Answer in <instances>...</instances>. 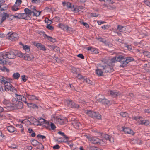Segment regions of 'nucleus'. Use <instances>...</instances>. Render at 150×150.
<instances>
[{"label":"nucleus","instance_id":"obj_64","mask_svg":"<svg viewBox=\"0 0 150 150\" xmlns=\"http://www.w3.org/2000/svg\"><path fill=\"white\" fill-rule=\"evenodd\" d=\"M144 3L146 5L150 7V2L148 1H145Z\"/></svg>","mask_w":150,"mask_h":150},{"label":"nucleus","instance_id":"obj_34","mask_svg":"<svg viewBox=\"0 0 150 150\" xmlns=\"http://www.w3.org/2000/svg\"><path fill=\"white\" fill-rule=\"evenodd\" d=\"M14 129V127L12 125L9 126L7 128L8 130L10 132H13L15 131Z\"/></svg>","mask_w":150,"mask_h":150},{"label":"nucleus","instance_id":"obj_23","mask_svg":"<svg viewBox=\"0 0 150 150\" xmlns=\"http://www.w3.org/2000/svg\"><path fill=\"white\" fill-rule=\"evenodd\" d=\"M123 130L125 133L130 134L132 135L134 134L133 131L129 128L126 127L124 128Z\"/></svg>","mask_w":150,"mask_h":150},{"label":"nucleus","instance_id":"obj_31","mask_svg":"<svg viewBox=\"0 0 150 150\" xmlns=\"http://www.w3.org/2000/svg\"><path fill=\"white\" fill-rule=\"evenodd\" d=\"M3 103L4 105L6 106H8V105H12V103H10L9 101L7 100L6 99H4V100L3 102Z\"/></svg>","mask_w":150,"mask_h":150},{"label":"nucleus","instance_id":"obj_53","mask_svg":"<svg viewBox=\"0 0 150 150\" xmlns=\"http://www.w3.org/2000/svg\"><path fill=\"white\" fill-rule=\"evenodd\" d=\"M47 29L49 30H54V28L53 26L52 25H49V24H47Z\"/></svg>","mask_w":150,"mask_h":150},{"label":"nucleus","instance_id":"obj_27","mask_svg":"<svg viewBox=\"0 0 150 150\" xmlns=\"http://www.w3.org/2000/svg\"><path fill=\"white\" fill-rule=\"evenodd\" d=\"M56 128V127L53 123L50 122V124L49 127H47V129L50 130H54Z\"/></svg>","mask_w":150,"mask_h":150},{"label":"nucleus","instance_id":"obj_18","mask_svg":"<svg viewBox=\"0 0 150 150\" xmlns=\"http://www.w3.org/2000/svg\"><path fill=\"white\" fill-rule=\"evenodd\" d=\"M72 124L73 125L74 127L76 129H79L80 126L81 125L79 121L76 120L72 121Z\"/></svg>","mask_w":150,"mask_h":150},{"label":"nucleus","instance_id":"obj_19","mask_svg":"<svg viewBox=\"0 0 150 150\" xmlns=\"http://www.w3.org/2000/svg\"><path fill=\"white\" fill-rule=\"evenodd\" d=\"M0 16L2 17L1 19V23H3L7 18H9V15L7 13L3 12L2 13L0 14Z\"/></svg>","mask_w":150,"mask_h":150},{"label":"nucleus","instance_id":"obj_62","mask_svg":"<svg viewBox=\"0 0 150 150\" xmlns=\"http://www.w3.org/2000/svg\"><path fill=\"white\" fill-rule=\"evenodd\" d=\"M145 56H147L148 57L150 58V53L148 52H145L144 53Z\"/></svg>","mask_w":150,"mask_h":150},{"label":"nucleus","instance_id":"obj_36","mask_svg":"<svg viewBox=\"0 0 150 150\" xmlns=\"http://www.w3.org/2000/svg\"><path fill=\"white\" fill-rule=\"evenodd\" d=\"M149 122L148 120H144L143 118L142 125H144L146 126H147L149 124Z\"/></svg>","mask_w":150,"mask_h":150},{"label":"nucleus","instance_id":"obj_20","mask_svg":"<svg viewBox=\"0 0 150 150\" xmlns=\"http://www.w3.org/2000/svg\"><path fill=\"white\" fill-rule=\"evenodd\" d=\"M103 136L106 139L109 140L110 142H114V138L107 134H103Z\"/></svg>","mask_w":150,"mask_h":150},{"label":"nucleus","instance_id":"obj_22","mask_svg":"<svg viewBox=\"0 0 150 150\" xmlns=\"http://www.w3.org/2000/svg\"><path fill=\"white\" fill-rule=\"evenodd\" d=\"M34 44L35 46H36L37 48H39L40 50H42L43 51H45L46 50V49L44 45L40 43H34Z\"/></svg>","mask_w":150,"mask_h":150},{"label":"nucleus","instance_id":"obj_14","mask_svg":"<svg viewBox=\"0 0 150 150\" xmlns=\"http://www.w3.org/2000/svg\"><path fill=\"white\" fill-rule=\"evenodd\" d=\"M6 58L4 53L2 52L0 53V64L4 65L6 64L7 61L6 60Z\"/></svg>","mask_w":150,"mask_h":150},{"label":"nucleus","instance_id":"obj_24","mask_svg":"<svg viewBox=\"0 0 150 150\" xmlns=\"http://www.w3.org/2000/svg\"><path fill=\"white\" fill-rule=\"evenodd\" d=\"M38 124H37V125H41L45 123H47V122L46 120L44 119L40 118V119H38Z\"/></svg>","mask_w":150,"mask_h":150},{"label":"nucleus","instance_id":"obj_57","mask_svg":"<svg viewBox=\"0 0 150 150\" xmlns=\"http://www.w3.org/2000/svg\"><path fill=\"white\" fill-rule=\"evenodd\" d=\"M32 2L34 3L39 4L40 3V0H32Z\"/></svg>","mask_w":150,"mask_h":150},{"label":"nucleus","instance_id":"obj_17","mask_svg":"<svg viewBox=\"0 0 150 150\" xmlns=\"http://www.w3.org/2000/svg\"><path fill=\"white\" fill-rule=\"evenodd\" d=\"M133 119L137 121V123L139 125H142L143 118L139 116H134L133 117Z\"/></svg>","mask_w":150,"mask_h":150},{"label":"nucleus","instance_id":"obj_10","mask_svg":"<svg viewBox=\"0 0 150 150\" xmlns=\"http://www.w3.org/2000/svg\"><path fill=\"white\" fill-rule=\"evenodd\" d=\"M119 56L117 57H115L113 58H112L111 59H105V60L106 62L105 63L106 64H107V63H111L112 64V63H115L116 62H121V59H119Z\"/></svg>","mask_w":150,"mask_h":150},{"label":"nucleus","instance_id":"obj_13","mask_svg":"<svg viewBox=\"0 0 150 150\" xmlns=\"http://www.w3.org/2000/svg\"><path fill=\"white\" fill-rule=\"evenodd\" d=\"M58 27L64 31H68L71 30V28L69 27L68 25H65L62 23H60L58 25Z\"/></svg>","mask_w":150,"mask_h":150},{"label":"nucleus","instance_id":"obj_33","mask_svg":"<svg viewBox=\"0 0 150 150\" xmlns=\"http://www.w3.org/2000/svg\"><path fill=\"white\" fill-rule=\"evenodd\" d=\"M27 105L29 107H32L33 108H37L38 107L37 105L32 103H28Z\"/></svg>","mask_w":150,"mask_h":150},{"label":"nucleus","instance_id":"obj_4","mask_svg":"<svg viewBox=\"0 0 150 150\" xmlns=\"http://www.w3.org/2000/svg\"><path fill=\"white\" fill-rule=\"evenodd\" d=\"M106 61L104 60V64L103 65H102V66L104 68H103V71L104 72L110 73L111 72L113 71V69L112 67L111 66L112 64L111 63H107V64L105 63Z\"/></svg>","mask_w":150,"mask_h":150},{"label":"nucleus","instance_id":"obj_55","mask_svg":"<svg viewBox=\"0 0 150 150\" xmlns=\"http://www.w3.org/2000/svg\"><path fill=\"white\" fill-rule=\"evenodd\" d=\"M104 2L107 3L108 4H112L114 3L113 1H112L111 0H104Z\"/></svg>","mask_w":150,"mask_h":150},{"label":"nucleus","instance_id":"obj_39","mask_svg":"<svg viewBox=\"0 0 150 150\" xmlns=\"http://www.w3.org/2000/svg\"><path fill=\"white\" fill-rule=\"evenodd\" d=\"M19 6V5H18V4L15 3L14 6H13L11 8L12 10L13 11H16L18 10L19 9L18 8V7Z\"/></svg>","mask_w":150,"mask_h":150},{"label":"nucleus","instance_id":"obj_44","mask_svg":"<svg viewBox=\"0 0 150 150\" xmlns=\"http://www.w3.org/2000/svg\"><path fill=\"white\" fill-rule=\"evenodd\" d=\"M103 100H105V98L103 96L102 98H100L99 99H98L97 101L105 105V101H103Z\"/></svg>","mask_w":150,"mask_h":150},{"label":"nucleus","instance_id":"obj_7","mask_svg":"<svg viewBox=\"0 0 150 150\" xmlns=\"http://www.w3.org/2000/svg\"><path fill=\"white\" fill-rule=\"evenodd\" d=\"M6 37L8 39L12 41H15L17 40L18 38V34L15 33H8L6 35Z\"/></svg>","mask_w":150,"mask_h":150},{"label":"nucleus","instance_id":"obj_25","mask_svg":"<svg viewBox=\"0 0 150 150\" xmlns=\"http://www.w3.org/2000/svg\"><path fill=\"white\" fill-rule=\"evenodd\" d=\"M31 142L32 144L34 146H37L38 145L42 146V144L41 143L39 142L38 141L34 139L33 140H31Z\"/></svg>","mask_w":150,"mask_h":150},{"label":"nucleus","instance_id":"obj_43","mask_svg":"<svg viewBox=\"0 0 150 150\" xmlns=\"http://www.w3.org/2000/svg\"><path fill=\"white\" fill-rule=\"evenodd\" d=\"M58 134L59 135L62 136L64 138H65L67 140L68 139V137H67V136L64 134V133L62 132L61 131H59L58 132Z\"/></svg>","mask_w":150,"mask_h":150},{"label":"nucleus","instance_id":"obj_58","mask_svg":"<svg viewBox=\"0 0 150 150\" xmlns=\"http://www.w3.org/2000/svg\"><path fill=\"white\" fill-rule=\"evenodd\" d=\"M97 22L98 24L99 25H100L101 24H104L106 23V22L102 21H97Z\"/></svg>","mask_w":150,"mask_h":150},{"label":"nucleus","instance_id":"obj_35","mask_svg":"<svg viewBox=\"0 0 150 150\" xmlns=\"http://www.w3.org/2000/svg\"><path fill=\"white\" fill-rule=\"evenodd\" d=\"M47 40L52 43H54L56 41V40L55 38L48 36H47Z\"/></svg>","mask_w":150,"mask_h":150},{"label":"nucleus","instance_id":"obj_47","mask_svg":"<svg viewBox=\"0 0 150 150\" xmlns=\"http://www.w3.org/2000/svg\"><path fill=\"white\" fill-rule=\"evenodd\" d=\"M15 97L18 100H21V99H22V97L23 96L18 94L16 93H15Z\"/></svg>","mask_w":150,"mask_h":150},{"label":"nucleus","instance_id":"obj_63","mask_svg":"<svg viewBox=\"0 0 150 150\" xmlns=\"http://www.w3.org/2000/svg\"><path fill=\"white\" fill-rule=\"evenodd\" d=\"M17 147L18 146L15 144L11 145L9 146V148L11 149H16L17 148Z\"/></svg>","mask_w":150,"mask_h":150},{"label":"nucleus","instance_id":"obj_37","mask_svg":"<svg viewBox=\"0 0 150 150\" xmlns=\"http://www.w3.org/2000/svg\"><path fill=\"white\" fill-rule=\"evenodd\" d=\"M13 77L14 79H17L20 77V74L18 73H15L13 74Z\"/></svg>","mask_w":150,"mask_h":150},{"label":"nucleus","instance_id":"obj_3","mask_svg":"<svg viewBox=\"0 0 150 150\" xmlns=\"http://www.w3.org/2000/svg\"><path fill=\"white\" fill-rule=\"evenodd\" d=\"M85 112L89 116L92 118H96L98 119H101V115L98 112L90 110L86 111Z\"/></svg>","mask_w":150,"mask_h":150},{"label":"nucleus","instance_id":"obj_45","mask_svg":"<svg viewBox=\"0 0 150 150\" xmlns=\"http://www.w3.org/2000/svg\"><path fill=\"white\" fill-rule=\"evenodd\" d=\"M120 115L123 117H129V115L126 112H121L120 113Z\"/></svg>","mask_w":150,"mask_h":150},{"label":"nucleus","instance_id":"obj_8","mask_svg":"<svg viewBox=\"0 0 150 150\" xmlns=\"http://www.w3.org/2000/svg\"><path fill=\"white\" fill-rule=\"evenodd\" d=\"M4 53L6 58H8L10 59H13L16 57L15 52L10 51L9 52H3Z\"/></svg>","mask_w":150,"mask_h":150},{"label":"nucleus","instance_id":"obj_11","mask_svg":"<svg viewBox=\"0 0 150 150\" xmlns=\"http://www.w3.org/2000/svg\"><path fill=\"white\" fill-rule=\"evenodd\" d=\"M76 77L78 79L81 80L83 82H85L87 83H91V81L88 79L85 76H82L81 74H78Z\"/></svg>","mask_w":150,"mask_h":150},{"label":"nucleus","instance_id":"obj_61","mask_svg":"<svg viewBox=\"0 0 150 150\" xmlns=\"http://www.w3.org/2000/svg\"><path fill=\"white\" fill-rule=\"evenodd\" d=\"M53 10L54 9L52 8L51 7H47V12L49 11L50 13H52Z\"/></svg>","mask_w":150,"mask_h":150},{"label":"nucleus","instance_id":"obj_2","mask_svg":"<svg viewBox=\"0 0 150 150\" xmlns=\"http://www.w3.org/2000/svg\"><path fill=\"white\" fill-rule=\"evenodd\" d=\"M85 137L88 140L93 144H103V141L95 137L90 136L89 135H86Z\"/></svg>","mask_w":150,"mask_h":150},{"label":"nucleus","instance_id":"obj_59","mask_svg":"<svg viewBox=\"0 0 150 150\" xmlns=\"http://www.w3.org/2000/svg\"><path fill=\"white\" fill-rule=\"evenodd\" d=\"M72 72L74 74H76V69L75 67H72L71 68Z\"/></svg>","mask_w":150,"mask_h":150},{"label":"nucleus","instance_id":"obj_29","mask_svg":"<svg viewBox=\"0 0 150 150\" xmlns=\"http://www.w3.org/2000/svg\"><path fill=\"white\" fill-rule=\"evenodd\" d=\"M33 12H32V13H33L34 15L36 16H39L40 14V12L37 11L36 10V7H35L33 6Z\"/></svg>","mask_w":150,"mask_h":150},{"label":"nucleus","instance_id":"obj_21","mask_svg":"<svg viewBox=\"0 0 150 150\" xmlns=\"http://www.w3.org/2000/svg\"><path fill=\"white\" fill-rule=\"evenodd\" d=\"M24 58L26 60L31 61L33 59L34 57L32 54H25L24 55Z\"/></svg>","mask_w":150,"mask_h":150},{"label":"nucleus","instance_id":"obj_28","mask_svg":"<svg viewBox=\"0 0 150 150\" xmlns=\"http://www.w3.org/2000/svg\"><path fill=\"white\" fill-rule=\"evenodd\" d=\"M15 52L16 56H17L20 57H23L24 58V55L25 54H23L20 51L18 50L15 51Z\"/></svg>","mask_w":150,"mask_h":150},{"label":"nucleus","instance_id":"obj_1","mask_svg":"<svg viewBox=\"0 0 150 150\" xmlns=\"http://www.w3.org/2000/svg\"><path fill=\"white\" fill-rule=\"evenodd\" d=\"M119 58H120V59L121 60V62L122 63V64L120 65V66L123 67H126L129 62L134 60V59L132 57H127L125 58L122 55L119 56ZM120 59L119 58V59Z\"/></svg>","mask_w":150,"mask_h":150},{"label":"nucleus","instance_id":"obj_12","mask_svg":"<svg viewBox=\"0 0 150 150\" xmlns=\"http://www.w3.org/2000/svg\"><path fill=\"white\" fill-rule=\"evenodd\" d=\"M25 13H16L15 14L13 17L15 18H17L18 19H27L28 17H26L25 16Z\"/></svg>","mask_w":150,"mask_h":150},{"label":"nucleus","instance_id":"obj_30","mask_svg":"<svg viewBox=\"0 0 150 150\" xmlns=\"http://www.w3.org/2000/svg\"><path fill=\"white\" fill-rule=\"evenodd\" d=\"M62 4L64 6H66L68 8H70L71 6V3L68 2H63Z\"/></svg>","mask_w":150,"mask_h":150},{"label":"nucleus","instance_id":"obj_50","mask_svg":"<svg viewBox=\"0 0 150 150\" xmlns=\"http://www.w3.org/2000/svg\"><path fill=\"white\" fill-rule=\"evenodd\" d=\"M90 150H98L99 149L97 147L93 146H90L89 147Z\"/></svg>","mask_w":150,"mask_h":150},{"label":"nucleus","instance_id":"obj_26","mask_svg":"<svg viewBox=\"0 0 150 150\" xmlns=\"http://www.w3.org/2000/svg\"><path fill=\"white\" fill-rule=\"evenodd\" d=\"M25 14H26L25 16L26 17H27V15L28 14L30 16L31 15L32 13L33 12V11H31L27 8H26L24 9Z\"/></svg>","mask_w":150,"mask_h":150},{"label":"nucleus","instance_id":"obj_6","mask_svg":"<svg viewBox=\"0 0 150 150\" xmlns=\"http://www.w3.org/2000/svg\"><path fill=\"white\" fill-rule=\"evenodd\" d=\"M12 105L18 109L22 108L23 105L22 102L18 100L15 98H13L12 100Z\"/></svg>","mask_w":150,"mask_h":150},{"label":"nucleus","instance_id":"obj_54","mask_svg":"<svg viewBox=\"0 0 150 150\" xmlns=\"http://www.w3.org/2000/svg\"><path fill=\"white\" fill-rule=\"evenodd\" d=\"M25 77L26 76L24 75H22L21 76L22 80L24 82L26 81L27 79Z\"/></svg>","mask_w":150,"mask_h":150},{"label":"nucleus","instance_id":"obj_40","mask_svg":"<svg viewBox=\"0 0 150 150\" xmlns=\"http://www.w3.org/2000/svg\"><path fill=\"white\" fill-rule=\"evenodd\" d=\"M23 48L24 50H25L26 52H29L30 51V48L29 46L27 45H23Z\"/></svg>","mask_w":150,"mask_h":150},{"label":"nucleus","instance_id":"obj_5","mask_svg":"<svg viewBox=\"0 0 150 150\" xmlns=\"http://www.w3.org/2000/svg\"><path fill=\"white\" fill-rule=\"evenodd\" d=\"M52 121L54 122L55 123L60 125H62L64 124V120L62 119L60 116L58 115H53L52 117Z\"/></svg>","mask_w":150,"mask_h":150},{"label":"nucleus","instance_id":"obj_38","mask_svg":"<svg viewBox=\"0 0 150 150\" xmlns=\"http://www.w3.org/2000/svg\"><path fill=\"white\" fill-rule=\"evenodd\" d=\"M28 98L30 100H34L35 99H36L37 100H38V99L37 98V97H36L35 96L33 95H28Z\"/></svg>","mask_w":150,"mask_h":150},{"label":"nucleus","instance_id":"obj_48","mask_svg":"<svg viewBox=\"0 0 150 150\" xmlns=\"http://www.w3.org/2000/svg\"><path fill=\"white\" fill-rule=\"evenodd\" d=\"M0 69L2 71H6L7 72H8L9 71V69L6 68L4 66L2 68H0Z\"/></svg>","mask_w":150,"mask_h":150},{"label":"nucleus","instance_id":"obj_60","mask_svg":"<svg viewBox=\"0 0 150 150\" xmlns=\"http://www.w3.org/2000/svg\"><path fill=\"white\" fill-rule=\"evenodd\" d=\"M90 15L92 17H97L98 16V14L95 13H91Z\"/></svg>","mask_w":150,"mask_h":150},{"label":"nucleus","instance_id":"obj_9","mask_svg":"<svg viewBox=\"0 0 150 150\" xmlns=\"http://www.w3.org/2000/svg\"><path fill=\"white\" fill-rule=\"evenodd\" d=\"M103 68H104L100 64L97 65V69L96 70V72L97 74L99 76H102L103 75Z\"/></svg>","mask_w":150,"mask_h":150},{"label":"nucleus","instance_id":"obj_51","mask_svg":"<svg viewBox=\"0 0 150 150\" xmlns=\"http://www.w3.org/2000/svg\"><path fill=\"white\" fill-rule=\"evenodd\" d=\"M9 90L13 92H14L15 93H16V92L17 91L16 90L14 87L12 86L10 88V89Z\"/></svg>","mask_w":150,"mask_h":150},{"label":"nucleus","instance_id":"obj_56","mask_svg":"<svg viewBox=\"0 0 150 150\" xmlns=\"http://www.w3.org/2000/svg\"><path fill=\"white\" fill-rule=\"evenodd\" d=\"M103 101H105V105H109L111 104V103L110 101L106 99H105V100H103Z\"/></svg>","mask_w":150,"mask_h":150},{"label":"nucleus","instance_id":"obj_42","mask_svg":"<svg viewBox=\"0 0 150 150\" xmlns=\"http://www.w3.org/2000/svg\"><path fill=\"white\" fill-rule=\"evenodd\" d=\"M12 85L11 84H10V83L8 82L6 85H4V87H5V91H6V89L5 88L8 90H9L10 89V88L11 87Z\"/></svg>","mask_w":150,"mask_h":150},{"label":"nucleus","instance_id":"obj_49","mask_svg":"<svg viewBox=\"0 0 150 150\" xmlns=\"http://www.w3.org/2000/svg\"><path fill=\"white\" fill-rule=\"evenodd\" d=\"M80 22L81 24H83L86 28H89V25L87 23L81 21H80Z\"/></svg>","mask_w":150,"mask_h":150},{"label":"nucleus","instance_id":"obj_52","mask_svg":"<svg viewBox=\"0 0 150 150\" xmlns=\"http://www.w3.org/2000/svg\"><path fill=\"white\" fill-rule=\"evenodd\" d=\"M5 138V136L0 131V140H2Z\"/></svg>","mask_w":150,"mask_h":150},{"label":"nucleus","instance_id":"obj_46","mask_svg":"<svg viewBox=\"0 0 150 150\" xmlns=\"http://www.w3.org/2000/svg\"><path fill=\"white\" fill-rule=\"evenodd\" d=\"M48 46L50 48V49H52L54 50H59V48L57 46L54 47L53 45H48Z\"/></svg>","mask_w":150,"mask_h":150},{"label":"nucleus","instance_id":"obj_15","mask_svg":"<svg viewBox=\"0 0 150 150\" xmlns=\"http://www.w3.org/2000/svg\"><path fill=\"white\" fill-rule=\"evenodd\" d=\"M67 104V105L70 107L78 108L79 106L75 104V103L72 101L71 100H67L66 101Z\"/></svg>","mask_w":150,"mask_h":150},{"label":"nucleus","instance_id":"obj_16","mask_svg":"<svg viewBox=\"0 0 150 150\" xmlns=\"http://www.w3.org/2000/svg\"><path fill=\"white\" fill-rule=\"evenodd\" d=\"M108 93L113 97H115L118 96H120L122 94L120 92H115L111 90L109 91Z\"/></svg>","mask_w":150,"mask_h":150},{"label":"nucleus","instance_id":"obj_32","mask_svg":"<svg viewBox=\"0 0 150 150\" xmlns=\"http://www.w3.org/2000/svg\"><path fill=\"white\" fill-rule=\"evenodd\" d=\"M125 28V27L124 26L118 25H117V30H119L120 32H123V31L125 30H123V29Z\"/></svg>","mask_w":150,"mask_h":150},{"label":"nucleus","instance_id":"obj_41","mask_svg":"<svg viewBox=\"0 0 150 150\" xmlns=\"http://www.w3.org/2000/svg\"><path fill=\"white\" fill-rule=\"evenodd\" d=\"M4 108H6L7 110H11L14 109V106L13 105H8L6 107H4Z\"/></svg>","mask_w":150,"mask_h":150}]
</instances>
